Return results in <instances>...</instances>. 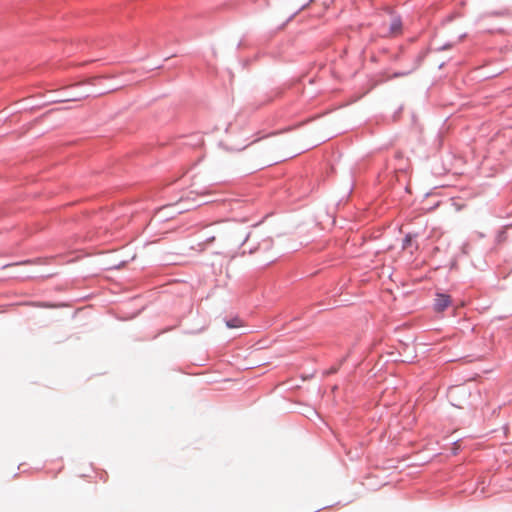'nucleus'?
Listing matches in <instances>:
<instances>
[{"mask_svg":"<svg viewBox=\"0 0 512 512\" xmlns=\"http://www.w3.org/2000/svg\"><path fill=\"white\" fill-rule=\"evenodd\" d=\"M204 237L203 244L215 245L216 254L234 258L249 235L237 223L223 221L211 225Z\"/></svg>","mask_w":512,"mask_h":512,"instance_id":"nucleus-1","label":"nucleus"},{"mask_svg":"<svg viewBox=\"0 0 512 512\" xmlns=\"http://www.w3.org/2000/svg\"><path fill=\"white\" fill-rule=\"evenodd\" d=\"M451 304V299L449 295L446 294H437L435 299V310L437 312L444 311Z\"/></svg>","mask_w":512,"mask_h":512,"instance_id":"nucleus-2","label":"nucleus"},{"mask_svg":"<svg viewBox=\"0 0 512 512\" xmlns=\"http://www.w3.org/2000/svg\"><path fill=\"white\" fill-rule=\"evenodd\" d=\"M402 24L400 19L395 18L392 20L390 24V30L388 33H385V36H396L401 33Z\"/></svg>","mask_w":512,"mask_h":512,"instance_id":"nucleus-3","label":"nucleus"},{"mask_svg":"<svg viewBox=\"0 0 512 512\" xmlns=\"http://www.w3.org/2000/svg\"><path fill=\"white\" fill-rule=\"evenodd\" d=\"M87 96H88V94L79 95V96H71V97H68V98H65V99L58 100V102L80 101V100L86 98Z\"/></svg>","mask_w":512,"mask_h":512,"instance_id":"nucleus-4","label":"nucleus"},{"mask_svg":"<svg viewBox=\"0 0 512 512\" xmlns=\"http://www.w3.org/2000/svg\"><path fill=\"white\" fill-rule=\"evenodd\" d=\"M256 144H259L263 149H271L273 147V144H272V141H270L269 139H266L264 141H256L255 142Z\"/></svg>","mask_w":512,"mask_h":512,"instance_id":"nucleus-5","label":"nucleus"},{"mask_svg":"<svg viewBox=\"0 0 512 512\" xmlns=\"http://www.w3.org/2000/svg\"><path fill=\"white\" fill-rule=\"evenodd\" d=\"M98 77H95V78H91L87 81L88 84L90 85H94V80L97 79Z\"/></svg>","mask_w":512,"mask_h":512,"instance_id":"nucleus-6","label":"nucleus"},{"mask_svg":"<svg viewBox=\"0 0 512 512\" xmlns=\"http://www.w3.org/2000/svg\"><path fill=\"white\" fill-rule=\"evenodd\" d=\"M102 78H111L112 76L110 75H105V76H101Z\"/></svg>","mask_w":512,"mask_h":512,"instance_id":"nucleus-7","label":"nucleus"}]
</instances>
